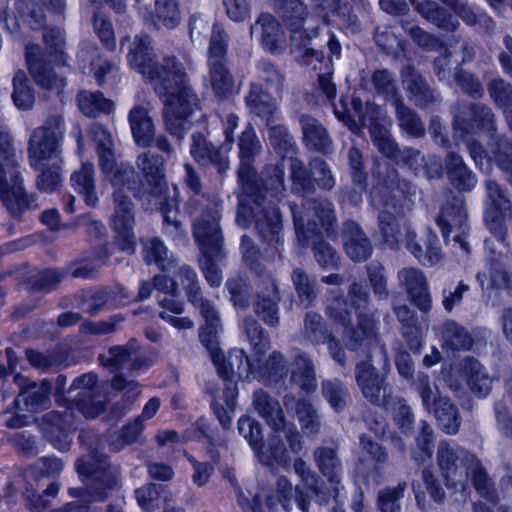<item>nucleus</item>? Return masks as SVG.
Returning a JSON list of instances; mask_svg holds the SVG:
<instances>
[{"label":"nucleus","instance_id":"13","mask_svg":"<svg viewBox=\"0 0 512 512\" xmlns=\"http://www.w3.org/2000/svg\"><path fill=\"white\" fill-rule=\"evenodd\" d=\"M75 465L81 477L91 479L92 500H104L105 490H111L118 484V467L112 466L104 457L96 461L90 455L84 456L78 459Z\"/></svg>","mask_w":512,"mask_h":512},{"label":"nucleus","instance_id":"28","mask_svg":"<svg viewBox=\"0 0 512 512\" xmlns=\"http://www.w3.org/2000/svg\"><path fill=\"white\" fill-rule=\"evenodd\" d=\"M14 383L20 389L19 396L31 410L37 411L48 406L51 393L50 382L43 380L39 384L30 383L26 377L17 374L14 376Z\"/></svg>","mask_w":512,"mask_h":512},{"label":"nucleus","instance_id":"59","mask_svg":"<svg viewBox=\"0 0 512 512\" xmlns=\"http://www.w3.org/2000/svg\"><path fill=\"white\" fill-rule=\"evenodd\" d=\"M372 84L377 93L385 98L393 99L396 103L398 90L393 74L387 69H379L372 74Z\"/></svg>","mask_w":512,"mask_h":512},{"label":"nucleus","instance_id":"14","mask_svg":"<svg viewBox=\"0 0 512 512\" xmlns=\"http://www.w3.org/2000/svg\"><path fill=\"white\" fill-rule=\"evenodd\" d=\"M436 223L446 242L453 233L454 242L465 252H469V245L465 240L469 230L468 217L461 197H453L452 201H447L441 207Z\"/></svg>","mask_w":512,"mask_h":512},{"label":"nucleus","instance_id":"61","mask_svg":"<svg viewBox=\"0 0 512 512\" xmlns=\"http://www.w3.org/2000/svg\"><path fill=\"white\" fill-rule=\"evenodd\" d=\"M322 394L334 410L340 411L345 407L347 390L339 380L323 381Z\"/></svg>","mask_w":512,"mask_h":512},{"label":"nucleus","instance_id":"16","mask_svg":"<svg viewBox=\"0 0 512 512\" xmlns=\"http://www.w3.org/2000/svg\"><path fill=\"white\" fill-rule=\"evenodd\" d=\"M371 205L379 211L378 220L384 242L394 247L398 243L399 228L396 221L397 202L386 190L374 188L371 191Z\"/></svg>","mask_w":512,"mask_h":512},{"label":"nucleus","instance_id":"52","mask_svg":"<svg viewBox=\"0 0 512 512\" xmlns=\"http://www.w3.org/2000/svg\"><path fill=\"white\" fill-rule=\"evenodd\" d=\"M467 467L464 471L465 477L471 475L472 484L478 493L489 501H494V493L491 490L490 479L483 469L480 461L474 456H466Z\"/></svg>","mask_w":512,"mask_h":512},{"label":"nucleus","instance_id":"38","mask_svg":"<svg viewBox=\"0 0 512 512\" xmlns=\"http://www.w3.org/2000/svg\"><path fill=\"white\" fill-rule=\"evenodd\" d=\"M414 9L427 21L433 23L438 28L454 31L459 25L458 21L445 9L440 7L436 2L431 0H424L418 2L416 0H409Z\"/></svg>","mask_w":512,"mask_h":512},{"label":"nucleus","instance_id":"25","mask_svg":"<svg viewBox=\"0 0 512 512\" xmlns=\"http://www.w3.org/2000/svg\"><path fill=\"white\" fill-rule=\"evenodd\" d=\"M468 150L476 165L482 166L484 160L487 162L493 160L497 165L509 174V181L512 184V145L505 138H499L491 146L490 153L486 152L482 146L475 142L467 144Z\"/></svg>","mask_w":512,"mask_h":512},{"label":"nucleus","instance_id":"34","mask_svg":"<svg viewBox=\"0 0 512 512\" xmlns=\"http://www.w3.org/2000/svg\"><path fill=\"white\" fill-rule=\"evenodd\" d=\"M165 159L151 151L140 154L136 159V166L141 171L145 182L154 188H161L165 184Z\"/></svg>","mask_w":512,"mask_h":512},{"label":"nucleus","instance_id":"19","mask_svg":"<svg viewBox=\"0 0 512 512\" xmlns=\"http://www.w3.org/2000/svg\"><path fill=\"white\" fill-rule=\"evenodd\" d=\"M490 208L486 213V224L495 238L508 249L507 231L502 225L504 212L510 209V202L499 184L493 180L486 181Z\"/></svg>","mask_w":512,"mask_h":512},{"label":"nucleus","instance_id":"53","mask_svg":"<svg viewBox=\"0 0 512 512\" xmlns=\"http://www.w3.org/2000/svg\"><path fill=\"white\" fill-rule=\"evenodd\" d=\"M143 259L147 264H156L162 270H168L175 260L168 256V249L163 241L150 238L143 242Z\"/></svg>","mask_w":512,"mask_h":512},{"label":"nucleus","instance_id":"44","mask_svg":"<svg viewBox=\"0 0 512 512\" xmlns=\"http://www.w3.org/2000/svg\"><path fill=\"white\" fill-rule=\"evenodd\" d=\"M398 320L403 325V336L407 341L409 348L419 353L422 347L423 332L417 325L414 312L406 305H400L394 308Z\"/></svg>","mask_w":512,"mask_h":512},{"label":"nucleus","instance_id":"46","mask_svg":"<svg viewBox=\"0 0 512 512\" xmlns=\"http://www.w3.org/2000/svg\"><path fill=\"white\" fill-rule=\"evenodd\" d=\"M463 369L471 391L479 397H485L491 390L492 380L484 372L483 366L477 360L467 358Z\"/></svg>","mask_w":512,"mask_h":512},{"label":"nucleus","instance_id":"40","mask_svg":"<svg viewBox=\"0 0 512 512\" xmlns=\"http://www.w3.org/2000/svg\"><path fill=\"white\" fill-rule=\"evenodd\" d=\"M207 85L214 96L220 100L229 98L234 93V78L226 67V64L208 65Z\"/></svg>","mask_w":512,"mask_h":512},{"label":"nucleus","instance_id":"57","mask_svg":"<svg viewBox=\"0 0 512 512\" xmlns=\"http://www.w3.org/2000/svg\"><path fill=\"white\" fill-rule=\"evenodd\" d=\"M395 106L400 127L412 137L423 136L425 128L416 113L405 106L400 99L396 100Z\"/></svg>","mask_w":512,"mask_h":512},{"label":"nucleus","instance_id":"31","mask_svg":"<svg viewBox=\"0 0 512 512\" xmlns=\"http://www.w3.org/2000/svg\"><path fill=\"white\" fill-rule=\"evenodd\" d=\"M415 238L416 233L408 228L405 234L407 249L423 265L436 264L442 257L437 235L432 232L428 233L427 240L425 242V249L415 241Z\"/></svg>","mask_w":512,"mask_h":512},{"label":"nucleus","instance_id":"49","mask_svg":"<svg viewBox=\"0 0 512 512\" xmlns=\"http://www.w3.org/2000/svg\"><path fill=\"white\" fill-rule=\"evenodd\" d=\"M430 412L435 415L439 427L449 435L456 434L460 426L458 409L448 398L438 399V404Z\"/></svg>","mask_w":512,"mask_h":512},{"label":"nucleus","instance_id":"47","mask_svg":"<svg viewBox=\"0 0 512 512\" xmlns=\"http://www.w3.org/2000/svg\"><path fill=\"white\" fill-rule=\"evenodd\" d=\"M74 189L80 193L88 206H95L98 197L94 191V167L91 163H83L81 168L71 176Z\"/></svg>","mask_w":512,"mask_h":512},{"label":"nucleus","instance_id":"7","mask_svg":"<svg viewBox=\"0 0 512 512\" xmlns=\"http://www.w3.org/2000/svg\"><path fill=\"white\" fill-rule=\"evenodd\" d=\"M237 145L239 149V167L237 171L239 207L237 210V222L240 226L247 227L246 214L249 213L246 204L247 197H255V201L258 203L260 196V186L254 162L262 151V144L251 124H247L241 132Z\"/></svg>","mask_w":512,"mask_h":512},{"label":"nucleus","instance_id":"56","mask_svg":"<svg viewBox=\"0 0 512 512\" xmlns=\"http://www.w3.org/2000/svg\"><path fill=\"white\" fill-rule=\"evenodd\" d=\"M227 46V34L220 25L215 23L212 26V34L208 48V65L226 64Z\"/></svg>","mask_w":512,"mask_h":512},{"label":"nucleus","instance_id":"48","mask_svg":"<svg viewBox=\"0 0 512 512\" xmlns=\"http://www.w3.org/2000/svg\"><path fill=\"white\" fill-rule=\"evenodd\" d=\"M446 169L451 181L461 190H470L476 184V178L470 171L462 158L450 153L446 159Z\"/></svg>","mask_w":512,"mask_h":512},{"label":"nucleus","instance_id":"21","mask_svg":"<svg viewBox=\"0 0 512 512\" xmlns=\"http://www.w3.org/2000/svg\"><path fill=\"white\" fill-rule=\"evenodd\" d=\"M190 154L201 165H213L222 173L229 168V152L224 143L215 146L201 133H194L191 137Z\"/></svg>","mask_w":512,"mask_h":512},{"label":"nucleus","instance_id":"6","mask_svg":"<svg viewBox=\"0 0 512 512\" xmlns=\"http://www.w3.org/2000/svg\"><path fill=\"white\" fill-rule=\"evenodd\" d=\"M46 52L37 44H28L25 49L26 62L30 74L35 82L44 89H61L65 86V79L58 77L48 67L47 60L56 65L68 64V56L64 52V31L59 28L46 29L43 35Z\"/></svg>","mask_w":512,"mask_h":512},{"label":"nucleus","instance_id":"20","mask_svg":"<svg viewBox=\"0 0 512 512\" xmlns=\"http://www.w3.org/2000/svg\"><path fill=\"white\" fill-rule=\"evenodd\" d=\"M398 280L413 305L422 312L431 310L432 296L427 279L420 269L403 268L398 272Z\"/></svg>","mask_w":512,"mask_h":512},{"label":"nucleus","instance_id":"32","mask_svg":"<svg viewBox=\"0 0 512 512\" xmlns=\"http://www.w3.org/2000/svg\"><path fill=\"white\" fill-rule=\"evenodd\" d=\"M128 120L135 143L142 147L149 146L155 127L147 109L141 106L133 107L128 114Z\"/></svg>","mask_w":512,"mask_h":512},{"label":"nucleus","instance_id":"39","mask_svg":"<svg viewBox=\"0 0 512 512\" xmlns=\"http://www.w3.org/2000/svg\"><path fill=\"white\" fill-rule=\"evenodd\" d=\"M245 101L251 113L261 117L267 125H270L278 107L275 99L269 93L264 91L259 84H252Z\"/></svg>","mask_w":512,"mask_h":512},{"label":"nucleus","instance_id":"62","mask_svg":"<svg viewBox=\"0 0 512 512\" xmlns=\"http://www.w3.org/2000/svg\"><path fill=\"white\" fill-rule=\"evenodd\" d=\"M61 164L62 162L49 163L42 169H36L37 171H41L37 180V186L41 191L53 192L60 186Z\"/></svg>","mask_w":512,"mask_h":512},{"label":"nucleus","instance_id":"1","mask_svg":"<svg viewBox=\"0 0 512 512\" xmlns=\"http://www.w3.org/2000/svg\"><path fill=\"white\" fill-rule=\"evenodd\" d=\"M130 66L147 79L164 103L166 130L179 139L187 130L188 118L198 99L188 84L183 64L173 55L157 59L148 36H136L128 52Z\"/></svg>","mask_w":512,"mask_h":512},{"label":"nucleus","instance_id":"58","mask_svg":"<svg viewBox=\"0 0 512 512\" xmlns=\"http://www.w3.org/2000/svg\"><path fill=\"white\" fill-rule=\"evenodd\" d=\"M243 329L248 338V341L253 347L254 355L257 357L258 361L269 348V337L263 333V330L257 321L252 318H247L244 320Z\"/></svg>","mask_w":512,"mask_h":512},{"label":"nucleus","instance_id":"45","mask_svg":"<svg viewBox=\"0 0 512 512\" xmlns=\"http://www.w3.org/2000/svg\"><path fill=\"white\" fill-rule=\"evenodd\" d=\"M352 104L358 115L361 125L367 126L369 122V133L373 143L385 138L390 134L388 128L379 122V107L377 105L367 103L365 106V112L362 113L359 110L362 105L359 99H353Z\"/></svg>","mask_w":512,"mask_h":512},{"label":"nucleus","instance_id":"18","mask_svg":"<svg viewBox=\"0 0 512 512\" xmlns=\"http://www.w3.org/2000/svg\"><path fill=\"white\" fill-rule=\"evenodd\" d=\"M355 379L363 396L368 401L384 407L388 405L385 379L378 374L370 358L356 364Z\"/></svg>","mask_w":512,"mask_h":512},{"label":"nucleus","instance_id":"8","mask_svg":"<svg viewBox=\"0 0 512 512\" xmlns=\"http://www.w3.org/2000/svg\"><path fill=\"white\" fill-rule=\"evenodd\" d=\"M347 304L342 299H335L333 303L328 306V316L335 324L343 327V337L346 345L350 350H358L362 346L370 348L377 346L383 357V369L390 368V362L387 351L384 345L380 344L378 337V321L372 314L359 312L356 328L350 326L351 317L347 310Z\"/></svg>","mask_w":512,"mask_h":512},{"label":"nucleus","instance_id":"41","mask_svg":"<svg viewBox=\"0 0 512 512\" xmlns=\"http://www.w3.org/2000/svg\"><path fill=\"white\" fill-rule=\"evenodd\" d=\"M443 346L451 350H468L473 340L468 331L453 320H447L438 329Z\"/></svg>","mask_w":512,"mask_h":512},{"label":"nucleus","instance_id":"43","mask_svg":"<svg viewBox=\"0 0 512 512\" xmlns=\"http://www.w3.org/2000/svg\"><path fill=\"white\" fill-rule=\"evenodd\" d=\"M291 381L305 392H313L317 387L314 365L304 352L295 356Z\"/></svg>","mask_w":512,"mask_h":512},{"label":"nucleus","instance_id":"2","mask_svg":"<svg viewBox=\"0 0 512 512\" xmlns=\"http://www.w3.org/2000/svg\"><path fill=\"white\" fill-rule=\"evenodd\" d=\"M220 327L212 328L210 325L200 328L199 338L201 343L208 349L212 362L216 367L218 375L222 378L221 384L208 383L206 391L212 398L211 407L223 428L230 427L232 418L230 413L234 412L238 390L233 381L234 374L243 376V372L251 366L248 356L242 349H233L228 357L218 347L217 333Z\"/></svg>","mask_w":512,"mask_h":512},{"label":"nucleus","instance_id":"27","mask_svg":"<svg viewBox=\"0 0 512 512\" xmlns=\"http://www.w3.org/2000/svg\"><path fill=\"white\" fill-rule=\"evenodd\" d=\"M314 460L320 472L332 485L331 496L338 501L341 482V464L337 457L336 449L333 447H319L314 451Z\"/></svg>","mask_w":512,"mask_h":512},{"label":"nucleus","instance_id":"33","mask_svg":"<svg viewBox=\"0 0 512 512\" xmlns=\"http://www.w3.org/2000/svg\"><path fill=\"white\" fill-rule=\"evenodd\" d=\"M258 32L263 47L270 52H275L283 39V32L278 21L271 14L262 13L250 30L251 35Z\"/></svg>","mask_w":512,"mask_h":512},{"label":"nucleus","instance_id":"15","mask_svg":"<svg viewBox=\"0 0 512 512\" xmlns=\"http://www.w3.org/2000/svg\"><path fill=\"white\" fill-rule=\"evenodd\" d=\"M56 402L65 406L64 399L60 397H57ZM66 408L67 410L63 413L59 411L48 412L40 422V427L47 439L60 451L68 450L71 444L70 434L75 430L74 409H69L67 405Z\"/></svg>","mask_w":512,"mask_h":512},{"label":"nucleus","instance_id":"29","mask_svg":"<svg viewBox=\"0 0 512 512\" xmlns=\"http://www.w3.org/2000/svg\"><path fill=\"white\" fill-rule=\"evenodd\" d=\"M343 237L346 253L353 261H365L370 256L371 244L356 222L345 223Z\"/></svg>","mask_w":512,"mask_h":512},{"label":"nucleus","instance_id":"51","mask_svg":"<svg viewBox=\"0 0 512 512\" xmlns=\"http://www.w3.org/2000/svg\"><path fill=\"white\" fill-rule=\"evenodd\" d=\"M78 107L88 117H96L101 113H110L113 110V102L100 92L81 91L77 95Z\"/></svg>","mask_w":512,"mask_h":512},{"label":"nucleus","instance_id":"11","mask_svg":"<svg viewBox=\"0 0 512 512\" xmlns=\"http://www.w3.org/2000/svg\"><path fill=\"white\" fill-rule=\"evenodd\" d=\"M303 449V440L297 428L286 424L280 430H274L266 443H261L255 455L259 462L270 468H288L291 455L298 454Z\"/></svg>","mask_w":512,"mask_h":512},{"label":"nucleus","instance_id":"5","mask_svg":"<svg viewBox=\"0 0 512 512\" xmlns=\"http://www.w3.org/2000/svg\"><path fill=\"white\" fill-rule=\"evenodd\" d=\"M292 212L299 242L303 245H308L312 241L314 243V256L317 262L323 267H334L337 264V255L329 244L313 240V238L317 237L318 231L315 220L311 219L312 216L317 218L329 235L336 223L333 204L327 199L314 200L305 204L303 215H297L294 210Z\"/></svg>","mask_w":512,"mask_h":512},{"label":"nucleus","instance_id":"50","mask_svg":"<svg viewBox=\"0 0 512 512\" xmlns=\"http://www.w3.org/2000/svg\"><path fill=\"white\" fill-rule=\"evenodd\" d=\"M0 157L6 160V168L2 166V179L6 183L7 187L11 189L14 186V182L11 179V175L9 170L13 169L14 166L20 172L18 162L14 159V149H13V140L10 134V131L7 127H0ZM19 184L22 186V177L21 173H19Z\"/></svg>","mask_w":512,"mask_h":512},{"label":"nucleus","instance_id":"24","mask_svg":"<svg viewBox=\"0 0 512 512\" xmlns=\"http://www.w3.org/2000/svg\"><path fill=\"white\" fill-rule=\"evenodd\" d=\"M303 337L313 344L327 343L332 358L339 364H345V352L340 343L330 335L324 326L321 315L309 312L305 316Z\"/></svg>","mask_w":512,"mask_h":512},{"label":"nucleus","instance_id":"63","mask_svg":"<svg viewBox=\"0 0 512 512\" xmlns=\"http://www.w3.org/2000/svg\"><path fill=\"white\" fill-rule=\"evenodd\" d=\"M309 166L313 180L320 189H333L336 184V180L329 165L324 160L315 158L310 162Z\"/></svg>","mask_w":512,"mask_h":512},{"label":"nucleus","instance_id":"3","mask_svg":"<svg viewBox=\"0 0 512 512\" xmlns=\"http://www.w3.org/2000/svg\"><path fill=\"white\" fill-rule=\"evenodd\" d=\"M97 153L101 169L114 187V214L111 218V227L115 232V242L120 250L133 254L136 250L133 232L135 219L129 193L134 192L138 175L132 166L116 164L113 143L97 148Z\"/></svg>","mask_w":512,"mask_h":512},{"label":"nucleus","instance_id":"55","mask_svg":"<svg viewBox=\"0 0 512 512\" xmlns=\"http://www.w3.org/2000/svg\"><path fill=\"white\" fill-rule=\"evenodd\" d=\"M12 98L15 105L22 110H29L33 107L35 97L24 71L18 70L13 77Z\"/></svg>","mask_w":512,"mask_h":512},{"label":"nucleus","instance_id":"35","mask_svg":"<svg viewBox=\"0 0 512 512\" xmlns=\"http://www.w3.org/2000/svg\"><path fill=\"white\" fill-rule=\"evenodd\" d=\"M253 406L273 430H280L285 425L284 413L278 400L271 398L263 390L254 392Z\"/></svg>","mask_w":512,"mask_h":512},{"label":"nucleus","instance_id":"17","mask_svg":"<svg viewBox=\"0 0 512 512\" xmlns=\"http://www.w3.org/2000/svg\"><path fill=\"white\" fill-rule=\"evenodd\" d=\"M466 456H472L457 445L448 442H440L437 452L438 465L446 480L447 487H456L460 484L464 487V470L467 467Z\"/></svg>","mask_w":512,"mask_h":512},{"label":"nucleus","instance_id":"26","mask_svg":"<svg viewBox=\"0 0 512 512\" xmlns=\"http://www.w3.org/2000/svg\"><path fill=\"white\" fill-rule=\"evenodd\" d=\"M261 285L258 301L255 304V312L267 325L275 326L279 323L278 301L280 296L278 287L270 275L261 280Z\"/></svg>","mask_w":512,"mask_h":512},{"label":"nucleus","instance_id":"9","mask_svg":"<svg viewBox=\"0 0 512 512\" xmlns=\"http://www.w3.org/2000/svg\"><path fill=\"white\" fill-rule=\"evenodd\" d=\"M65 121L61 115H51L42 126L35 128L28 142L30 166L42 169L49 163L62 162Z\"/></svg>","mask_w":512,"mask_h":512},{"label":"nucleus","instance_id":"30","mask_svg":"<svg viewBox=\"0 0 512 512\" xmlns=\"http://www.w3.org/2000/svg\"><path fill=\"white\" fill-rule=\"evenodd\" d=\"M401 78L409 99L414 101L417 106L424 107L435 100L433 91L413 67H405L401 71Z\"/></svg>","mask_w":512,"mask_h":512},{"label":"nucleus","instance_id":"10","mask_svg":"<svg viewBox=\"0 0 512 512\" xmlns=\"http://www.w3.org/2000/svg\"><path fill=\"white\" fill-rule=\"evenodd\" d=\"M193 235L202 253L200 268L211 286L218 287L222 282V273L213 260L221 255L223 237L219 227L217 212L209 214L207 219L194 223Z\"/></svg>","mask_w":512,"mask_h":512},{"label":"nucleus","instance_id":"12","mask_svg":"<svg viewBox=\"0 0 512 512\" xmlns=\"http://www.w3.org/2000/svg\"><path fill=\"white\" fill-rule=\"evenodd\" d=\"M77 391L71 401L64 399L69 409L78 410L86 418H95L105 407L107 398L103 395V388L98 382L97 375L85 373L74 379L68 393Z\"/></svg>","mask_w":512,"mask_h":512},{"label":"nucleus","instance_id":"23","mask_svg":"<svg viewBox=\"0 0 512 512\" xmlns=\"http://www.w3.org/2000/svg\"><path fill=\"white\" fill-rule=\"evenodd\" d=\"M456 132L463 134L474 133L477 129L494 130L493 113L485 106H459L454 113L453 121Z\"/></svg>","mask_w":512,"mask_h":512},{"label":"nucleus","instance_id":"60","mask_svg":"<svg viewBox=\"0 0 512 512\" xmlns=\"http://www.w3.org/2000/svg\"><path fill=\"white\" fill-rule=\"evenodd\" d=\"M158 21L166 28H174L180 22V11L176 0H155Z\"/></svg>","mask_w":512,"mask_h":512},{"label":"nucleus","instance_id":"37","mask_svg":"<svg viewBox=\"0 0 512 512\" xmlns=\"http://www.w3.org/2000/svg\"><path fill=\"white\" fill-rule=\"evenodd\" d=\"M260 359L258 360V362ZM248 362L251 366H249V370L243 372L247 377L252 374L254 377H259L264 380L277 382L283 376L287 374V367L285 363L284 356L277 351H274L270 354L264 365H258L257 358L251 361L248 358Z\"/></svg>","mask_w":512,"mask_h":512},{"label":"nucleus","instance_id":"22","mask_svg":"<svg viewBox=\"0 0 512 512\" xmlns=\"http://www.w3.org/2000/svg\"><path fill=\"white\" fill-rule=\"evenodd\" d=\"M13 5L19 14V18L15 15H9L6 8L0 11V24L9 33H15L19 30L20 20L33 30L43 28L45 17L34 0H14Z\"/></svg>","mask_w":512,"mask_h":512},{"label":"nucleus","instance_id":"54","mask_svg":"<svg viewBox=\"0 0 512 512\" xmlns=\"http://www.w3.org/2000/svg\"><path fill=\"white\" fill-rule=\"evenodd\" d=\"M495 103L504 109L505 117L512 130V85L502 79H494L488 87Z\"/></svg>","mask_w":512,"mask_h":512},{"label":"nucleus","instance_id":"4","mask_svg":"<svg viewBox=\"0 0 512 512\" xmlns=\"http://www.w3.org/2000/svg\"><path fill=\"white\" fill-rule=\"evenodd\" d=\"M284 162V159H281ZM284 165L267 166L262 172L258 203L255 197H247L249 213L246 214L248 224L250 218L255 221V227L263 243L271 248L269 257L280 254L283 248L282 217L276 203L284 191Z\"/></svg>","mask_w":512,"mask_h":512},{"label":"nucleus","instance_id":"64","mask_svg":"<svg viewBox=\"0 0 512 512\" xmlns=\"http://www.w3.org/2000/svg\"><path fill=\"white\" fill-rule=\"evenodd\" d=\"M270 144L279 154H288L295 149L293 137L289 134L288 129L283 125H273L269 130Z\"/></svg>","mask_w":512,"mask_h":512},{"label":"nucleus","instance_id":"42","mask_svg":"<svg viewBox=\"0 0 512 512\" xmlns=\"http://www.w3.org/2000/svg\"><path fill=\"white\" fill-rule=\"evenodd\" d=\"M500 255L501 253L498 257H489L484 269L477 273V280L483 288L502 289L508 287L509 276L500 262Z\"/></svg>","mask_w":512,"mask_h":512},{"label":"nucleus","instance_id":"36","mask_svg":"<svg viewBox=\"0 0 512 512\" xmlns=\"http://www.w3.org/2000/svg\"><path fill=\"white\" fill-rule=\"evenodd\" d=\"M300 124L307 147L322 153H328L331 150L332 141L326 129L316 119L302 115Z\"/></svg>","mask_w":512,"mask_h":512}]
</instances>
